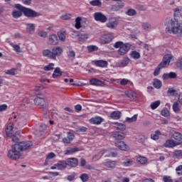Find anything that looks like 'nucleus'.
Returning a JSON list of instances; mask_svg holds the SVG:
<instances>
[{
  "label": "nucleus",
  "instance_id": "f257e3e1",
  "mask_svg": "<svg viewBox=\"0 0 182 182\" xmlns=\"http://www.w3.org/2000/svg\"><path fill=\"white\" fill-rule=\"evenodd\" d=\"M173 12L174 17L178 18L174 20L171 17H167L165 19L166 32L167 33L180 35V33H182V9L176 8L173 9Z\"/></svg>",
  "mask_w": 182,
  "mask_h": 182
},
{
  "label": "nucleus",
  "instance_id": "f03ea898",
  "mask_svg": "<svg viewBox=\"0 0 182 182\" xmlns=\"http://www.w3.org/2000/svg\"><path fill=\"white\" fill-rule=\"evenodd\" d=\"M31 141H22L11 146V149L8 151V157L11 160H18L21 157V153L32 147Z\"/></svg>",
  "mask_w": 182,
  "mask_h": 182
},
{
  "label": "nucleus",
  "instance_id": "7ed1b4c3",
  "mask_svg": "<svg viewBox=\"0 0 182 182\" xmlns=\"http://www.w3.org/2000/svg\"><path fill=\"white\" fill-rule=\"evenodd\" d=\"M171 59H173V55L170 54L165 55L162 62L155 69L154 72V76H159V75L160 74V70H161L163 68H166V66L170 65Z\"/></svg>",
  "mask_w": 182,
  "mask_h": 182
},
{
  "label": "nucleus",
  "instance_id": "20e7f679",
  "mask_svg": "<svg viewBox=\"0 0 182 182\" xmlns=\"http://www.w3.org/2000/svg\"><path fill=\"white\" fill-rule=\"evenodd\" d=\"M23 14L26 18H38V16H41L40 13L26 7L24 9Z\"/></svg>",
  "mask_w": 182,
  "mask_h": 182
},
{
  "label": "nucleus",
  "instance_id": "39448f33",
  "mask_svg": "<svg viewBox=\"0 0 182 182\" xmlns=\"http://www.w3.org/2000/svg\"><path fill=\"white\" fill-rule=\"evenodd\" d=\"M114 38V36H113V34L111 33L103 34L102 36H101L100 38V43H102V45L110 43V42H112V41H113Z\"/></svg>",
  "mask_w": 182,
  "mask_h": 182
},
{
  "label": "nucleus",
  "instance_id": "423d86ee",
  "mask_svg": "<svg viewBox=\"0 0 182 182\" xmlns=\"http://www.w3.org/2000/svg\"><path fill=\"white\" fill-rule=\"evenodd\" d=\"M130 48H132V45L130 43H124L118 50L119 55H120L121 56L126 55V53H127V52L130 50Z\"/></svg>",
  "mask_w": 182,
  "mask_h": 182
},
{
  "label": "nucleus",
  "instance_id": "0eeeda50",
  "mask_svg": "<svg viewBox=\"0 0 182 182\" xmlns=\"http://www.w3.org/2000/svg\"><path fill=\"white\" fill-rule=\"evenodd\" d=\"M34 103L40 109H45L46 107V101L43 97H37L34 99Z\"/></svg>",
  "mask_w": 182,
  "mask_h": 182
},
{
  "label": "nucleus",
  "instance_id": "6e6552de",
  "mask_svg": "<svg viewBox=\"0 0 182 182\" xmlns=\"http://www.w3.org/2000/svg\"><path fill=\"white\" fill-rule=\"evenodd\" d=\"M94 18L97 22H101L102 23L107 21V17L100 12L95 13Z\"/></svg>",
  "mask_w": 182,
  "mask_h": 182
},
{
  "label": "nucleus",
  "instance_id": "1a4fd4ad",
  "mask_svg": "<svg viewBox=\"0 0 182 182\" xmlns=\"http://www.w3.org/2000/svg\"><path fill=\"white\" fill-rule=\"evenodd\" d=\"M117 25H119V21L115 18H109L106 23L107 28H109V29H116Z\"/></svg>",
  "mask_w": 182,
  "mask_h": 182
},
{
  "label": "nucleus",
  "instance_id": "9d476101",
  "mask_svg": "<svg viewBox=\"0 0 182 182\" xmlns=\"http://www.w3.org/2000/svg\"><path fill=\"white\" fill-rule=\"evenodd\" d=\"M75 139V134L70 132H67V137L63 139V143L65 144H70Z\"/></svg>",
  "mask_w": 182,
  "mask_h": 182
},
{
  "label": "nucleus",
  "instance_id": "9b49d317",
  "mask_svg": "<svg viewBox=\"0 0 182 182\" xmlns=\"http://www.w3.org/2000/svg\"><path fill=\"white\" fill-rule=\"evenodd\" d=\"M46 130V124H41L37 127L35 131V134L37 137H41L43 134V132Z\"/></svg>",
  "mask_w": 182,
  "mask_h": 182
},
{
  "label": "nucleus",
  "instance_id": "f8f14e48",
  "mask_svg": "<svg viewBox=\"0 0 182 182\" xmlns=\"http://www.w3.org/2000/svg\"><path fill=\"white\" fill-rule=\"evenodd\" d=\"M180 144H181V142L175 141L173 139H168L164 144V147L173 148L176 147V146H180Z\"/></svg>",
  "mask_w": 182,
  "mask_h": 182
},
{
  "label": "nucleus",
  "instance_id": "ddd939ff",
  "mask_svg": "<svg viewBox=\"0 0 182 182\" xmlns=\"http://www.w3.org/2000/svg\"><path fill=\"white\" fill-rule=\"evenodd\" d=\"M51 52L53 53V59H56V56H60V55H62V52H63V50H62V48H60V46H57L53 48Z\"/></svg>",
  "mask_w": 182,
  "mask_h": 182
},
{
  "label": "nucleus",
  "instance_id": "4468645a",
  "mask_svg": "<svg viewBox=\"0 0 182 182\" xmlns=\"http://www.w3.org/2000/svg\"><path fill=\"white\" fill-rule=\"evenodd\" d=\"M90 83L92 86H105V82L97 79V78H92L90 80Z\"/></svg>",
  "mask_w": 182,
  "mask_h": 182
},
{
  "label": "nucleus",
  "instance_id": "2eb2a0df",
  "mask_svg": "<svg viewBox=\"0 0 182 182\" xmlns=\"http://www.w3.org/2000/svg\"><path fill=\"white\" fill-rule=\"evenodd\" d=\"M103 122H105V119L101 117H95L90 119L91 124H101Z\"/></svg>",
  "mask_w": 182,
  "mask_h": 182
},
{
  "label": "nucleus",
  "instance_id": "dca6fc26",
  "mask_svg": "<svg viewBox=\"0 0 182 182\" xmlns=\"http://www.w3.org/2000/svg\"><path fill=\"white\" fill-rule=\"evenodd\" d=\"M112 137L115 139V140H123V139L126 138V134L123 132H114L112 133Z\"/></svg>",
  "mask_w": 182,
  "mask_h": 182
},
{
  "label": "nucleus",
  "instance_id": "f3484780",
  "mask_svg": "<svg viewBox=\"0 0 182 182\" xmlns=\"http://www.w3.org/2000/svg\"><path fill=\"white\" fill-rule=\"evenodd\" d=\"M65 162L67 164V166H69L70 167H76L78 163L77 159L76 158H69L65 160Z\"/></svg>",
  "mask_w": 182,
  "mask_h": 182
},
{
  "label": "nucleus",
  "instance_id": "a211bd4d",
  "mask_svg": "<svg viewBox=\"0 0 182 182\" xmlns=\"http://www.w3.org/2000/svg\"><path fill=\"white\" fill-rule=\"evenodd\" d=\"M115 146H116V147L119 149V150H123L124 151H126V150H127V149H128L127 145L123 141H116L115 142Z\"/></svg>",
  "mask_w": 182,
  "mask_h": 182
},
{
  "label": "nucleus",
  "instance_id": "6ab92c4d",
  "mask_svg": "<svg viewBox=\"0 0 182 182\" xmlns=\"http://www.w3.org/2000/svg\"><path fill=\"white\" fill-rule=\"evenodd\" d=\"M6 134L7 137H12L14 134V123H9L6 129Z\"/></svg>",
  "mask_w": 182,
  "mask_h": 182
},
{
  "label": "nucleus",
  "instance_id": "aec40b11",
  "mask_svg": "<svg viewBox=\"0 0 182 182\" xmlns=\"http://www.w3.org/2000/svg\"><path fill=\"white\" fill-rule=\"evenodd\" d=\"M95 65L98 68H107L108 63L107 60H98L94 61Z\"/></svg>",
  "mask_w": 182,
  "mask_h": 182
},
{
  "label": "nucleus",
  "instance_id": "412c9836",
  "mask_svg": "<svg viewBox=\"0 0 182 182\" xmlns=\"http://www.w3.org/2000/svg\"><path fill=\"white\" fill-rule=\"evenodd\" d=\"M48 41L50 45H56L58 43V36L56 34H51L48 37Z\"/></svg>",
  "mask_w": 182,
  "mask_h": 182
},
{
  "label": "nucleus",
  "instance_id": "4be33fe9",
  "mask_svg": "<svg viewBox=\"0 0 182 182\" xmlns=\"http://www.w3.org/2000/svg\"><path fill=\"white\" fill-rule=\"evenodd\" d=\"M58 170H65L68 165L66 164V161H60L55 164Z\"/></svg>",
  "mask_w": 182,
  "mask_h": 182
},
{
  "label": "nucleus",
  "instance_id": "5701e85b",
  "mask_svg": "<svg viewBox=\"0 0 182 182\" xmlns=\"http://www.w3.org/2000/svg\"><path fill=\"white\" fill-rule=\"evenodd\" d=\"M26 32L32 35L35 32V24L33 23H26Z\"/></svg>",
  "mask_w": 182,
  "mask_h": 182
},
{
  "label": "nucleus",
  "instance_id": "b1692460",
  "mask_svg": "<svg viewBox=\"0 0 182 182\" xmlns=\"http://www.w3.org/2000/svg\"><path fill=\"white\" fill-rule=\"evenodd\" d=\"M60 41H61V42H65V41H66V31L65 30H61L60 31H58L57 33Z\"/></svg>",
  "mask_w": 182,
  "mask_h": 182
},
{
  "label": "nucleus",
  "instance_id": "393cba45",
  "mask_svg": "<svg viewBox=\"0 0 182 182\" xmlns=\"http://www.w3.org/2000/svg\"><path fill=\"white\" fill-rule=\"evenodd\" d=\"M110 117L114 120H119V119L122 117V112H120L119 111H114L111 113Z\"/></svg>",
  "mask_w": 182,
  "mask_h": 182
},
{
  "label": "nucleus",
  "instance_id": "a878e982",
  "mask_svg": "<svg viewBox=\"0 0 182 182\" xmlns=\"http://www.w3.org/2000/svg\"><path fill=\"white\" fill-rule=\"evenodd\" d=\"M129 63L130 59H129V58H124L120 63H118L117 67L124 68L125 66H127V65H129Z\"/></svg>",
  "mask_w": 182,
  "mask_h": 182
},
{
  "label": "nucleus",
  "instance_id": "bb28decb",
  "mask_svg": "<svg viewBox=\"0 0 182 182\" xmlns=\"http://www.w3.org/2000/svg\"><path fill=\"white\" fill-rule=\"evenodd\" d=\"M171 139H173L174 140H176L175 141L180 143V141L182 140V135L179 132H174L171 135Z\"/></svg>",
  "mask_w": 182,
  "mask_h": 182
},
{
  "label": "nucleus",
  "instance_id": "cd10ccee",
  "mask_svg": "<svg viewBox=\"0 0 182 182\" xmlns=\"http://www.w3.org/2000/svg\"><path fill=\"white\" fill-rule=\"evenodd\" d=\"M125 95H127V97H129L131 100H134V99L137 97L136 92L132 90L125 92Z\"/></svg>",
  "mask_w": 182,
  "mask_h": 182
},
{
  "label": "nucleus",
  "instance_id": "c85d7f7f",
  "mask_svg": "<svg viewBox=\"0 0 182 182\" xmlns=\"http://www.w3.org/2000/svg\"><path fill=\"white\" fill-rule=\"evenodd\" d=\"M43 55L46 56V58H49L50 59H53V53L49 49L43 50Z\"/></svg>",
  "mask_w": 182,
  "mask_h": 182
},
{
  "label": "nucleus",
  "instance_id": "c756f323",
  "mask_svg": "<svg viewBox=\"0 0 182 182\" xmlns=\"http://www.w3.org/2000/svg\"><path fill=\"white\" fill-rule=\"evenodd\" d=\"M53 78L56 79L57 77H59L60 76H62V71H60V68H56L53 73Z\"/></svg>",
  "mask_w": 182,
  "mask_h": 182
},
{
  "label": "nucleus",
  "instance_id": "7c9ffc66",
  "mask_svg": "<svg viewBox=\"0 0 182 182\" xmlns=\"http://www.w3.org/2000/svg\"><path fill=\"white\" fill-rule=\"evenodd\" d=\"M104 166H105V167H107L108 168H114V167H116V161H107L104 164Z\"/></svg>",
  "mask_w": 182,
  "mask_h": 182
},
{
  "label": "nucleus",
  "instance_id": "2f4dec72",
  "mask_svg": "<svg viewBox=\"0 0 182 182\" xmlns=\"http://www.w3.org/2000/svg\"><path fill=\"white\" fill-rule=\"evenodd\" d=\"M22 12L23 11L18 10H14L11 13V15L14 19H18V18H21V16H22Z\"/></svg>",
  "mask_w": 182,
  "mask_h": 182
},
{
  "label": "nucleus",
  "instance_id": "473e14b6",
  "mask_svg": "<svg viewBox=\"0 0 182 182\" xmlns=\"http://www.w3.org/2000/svg\"><path fill=\"white\" fill-rule=\"evenodd\" d=\"M125 14L128 16H136V15H137V11L133 9H129L125 11Z\"/></svg>",
  "mask_w": 182,
  "mask_h": 182
},
{
  "label": "nucleus",
  "instance_id": "72a5a7b5",
  "mask_svg": "<svg viewBox=\"0 0 182 182\" xmlns=\"http://www.w3.org/2000/svg\"><path fill=\"white\" fill-rule=\"evenodd\" d=\"M79 151V148L75 147V148H68L66 151L65 154H74V153H76Z\"/></svg>",
  "mask_w": 182,
  "mask_h": 182
},
{
  "label": "nucleus",
  "instance_id": "f704fd0d",
  "mask_svg": "<svg viewBox=\"0 0 182 182\" xmlns=\"http://www.w3.org/2000/svg\"><path fill=\"white\" fill-rule=\"evenodd\" d=\"M153 86L155 87V89H160V87L162 86L161 81H160L159 79H154Z\"/></svg>",
  "mask_w": 182,
  "mask_h": 182
},
{
  "label": "nucleus",
  "instance_id": "c9c22d12",
  "mask_svg": "<svg viewBox=\"0 0 182 182\" xmlns=\"http://www.w3.org/2000/svg\"><path fill=\"white\" fill-rule=\"evenodd\" d=\"M115 127H117V129L118 130H120L121 132H124V130H126V125L124 124L115 122Z\"/></svg>",
  "mask_w": 182,
  "mask_h": 182
},
{
  "label": "nucleus",
  "instance_id": "e433bc0d",
  "mask_svg": "<svg viewBox=\"0 0 182 182\" xmlns=\"http://www.w3.org/2000/svg\"><path fill=\"white\" fill-rule=\"evenodd\" d=\"M173 159H182V150H176L173 153Z\"/></svg>",
  "mask_w": 182,
  "mask_h": 182
},
{
  "label": "nucleus",
  "instance_id": "4c0bfd02",
  "mask_svg": "<svg viewBox=\"0 0 182 182\" xmlns=\"http://www.w3.org/2000/svg\"><path fill=\"white\" fill-rule=\"evenodd\" d=\"M160 135H161V132L159 130H156L155 134H151V139L152 140H159Z\"/></svg>",
  "mask_w": 182,
  "mask_h": 182
},
{
  "label": "nucleus",
  "instance_id": "58836bf2",
  "mask_svg": "<svg viewBox=\"0 0 182 182\" xmlns=\"http://www.w3.org/2000/svg\"><path fill=\"white\" fill-rule=\"evenodd\" d=\"M167 95L168 96H177L178 93L177 92V90L173 88H169L167 91Z\"/></svg>",
  "mask_w": 182,
  "mask_h": 182
},
{
  "label": "nucleus",
  "instance_id": "ea45409f",
  "mask_svg": "<svg viewBox=\"0 0 182 182\" xmlns=\"http://www.w3.org/2000/svg\"><path fill=\"white\" fill-rule=\"evenodd\" d=\"M90 4L92 5V6H102V1H100V0H92L90 1Z\"/></svg>",
  "mask_w": 182,
  "mask_h": 182
},
{
  "label": "nucleus",
  "instance_id": "a19ab883",
  "mask_svg": "<svg viewBox=\"0 0 182 182\" xmlns=\"http://www.w3.org/2000/svg\"><path fill=\"white\" fill-rule=\"evenodd\" d=\"M122 166H124V167H129V166H133V159H127L122 163Z\"/></svg>",
  "mask_w": 182,
  "mask_h": 182
},
{
  "label": "nucleus",
  "instance_id": "79ce46f5",
  "mask_svg": "<svg viewBox=\"0 0 182 182\" xmlns=\"http://www.w3.org/2000/svg\"><path fill=\"white\" fill-rule=\"evenodd\" d=\"M172 107H173V112H175V113H178V112H180V106H179L178 102H175L173 104Z\"/></svg>",
  "mask_w": 182,
  "mask_h": 182
},
{
  "label": "nucleus",
  "instance_id": "37998d69",
  "mask_svg": "<svg viewBox=\"0 0 182 182\" xmlns=\"http://www.w3.org/2000/svg\"><path fill=\"white\" fill-rule=\"evenodd\" d=\"M88 38L87 34H80L78 36V41L79 42H85Z\"/></svg>",
  "mask_w": 182,
  "mask_h": 182
},
{
  "label": "nucleus",
  "instance_id": "c03bdc74",
  "mask_svg": "<svg viewBox=\"0 0 182 182\" xmlns=\"http://www.w3.org/2000/svg\"><path fill=\"white\" fill-rule=\"evenodd\" d=\"M80 178L82 182H87L89 181V175L87 173H82Z\"/></svg>",
  "mask_w": 182,
  "mask_h": 182
},
{
  "label": "nucleus",
  "instance_id": "a18cd8bd",
  "mask_svg": "<svg viewBox=\"0 0 182 182\" xmlns=\"http://www.w3.org/2000/svg\"><path fill=\"white\" fill-rule=\"evenodd\" d=\"M53 69H55V64L53 63H50L43 68L46 71L53 70Z\"/></svg>",
  "mask_w": 182,
  "mask_h": 182
},
{
  "label": "nucleus",
  "instance_id": "49530a36",
  "mask_svg": "<svg viewBox=\"0 0 182 182\" xmlns=\"http://www.w3.org/2000/svg\"><path fill=\"white\" fill-rule=\"evenodd\" d=\"M159 106H160V100L155 101L154 102H152L151 104V108L152 109V110L157 109V107Z\"/></svg>",
  "mask_w": 182,
  "mask_h": 182
},
{
  "label": "nucleus",
  "instance_id": "de8ad7c7",
  "mask_svg": "<svg viewBox=\"0 0 182 182\" xmlns=\"http://www.w3.org/2000/svg\"><path fill=\"white\" fill-rule=\"evenodd\" d=\"M161 114L164 117H168V116H170V112L167 108H164L161 112Z\"/></svg>",
  "mask_w": 182,
  "mask_h": 182
},
{
  "label": "nucleus",
  "instance_id": "09e8293b",
  "mask_svg": "<svg viewBox=\"0 0 182 182\" xmlns=\"http://www.w3.org/2000/svg\"><path fill=\"white\" fill-rule=\"evenodd\" d=\"M80 21H82V18H80V17H77L75 19V28L76 29H80V28L82 27V25L80 24Z\"/></svg>",
  "mask_w": 182,
  "mask_h": 182
},
{
  "label": "nucleus",
  "instance_id": "8fccbe9b",
  "mask_svg": "<svg viewBox=\"0 0 182 182\" xmlns=\"http://www.w3.org/2000/svg\"><path fill=\"white\" fill-rule=\"evenodd\" d=\"M126 120L128 123H133V122L137 120V114L134 115L132 117H127Z\"/></svg>",
  "mask_w": 182,
  "mask_h": 182
},
{
  "label": "nucleus",
  "instance_id": "3c124183",
  "mask_svg": "<svg viewBox=\"0 0 182 182\" xmlns=\"http://www.w3.org/2000/svg\"><path fill=\"white\" fill-rule=\"evenodd\" d=\"M142 28L144 31H149V29H151V25L147 22H145L142 23Z\"/></svg>",
  "mask_w": 182,
  "mask_h": 182
},
{
  "label": "nucleus",
  "instance_id": "603ef678",
  "mask_svg": "<svg viewBox=\"0 0 182 182\" xmlns=\"http://www.w3.org/2000/svg\"><path fill=\"white\" fill-rule=\"evenodd\" d=\"M132 56L134 59H140V53L136 50L132 51Z\"/></svg>",
  "mask_w": 182,
  "mask_h": 182
},
{
  "label": "nucleus",
  "instance_id": "864d4df0",
  "mask_svg": "<svg viewBox=\"0 0 182 182\" xmlns=\"http://www.w3.org/2000/svg\"><path fill=\"white\" fill-rule=\"evenodd\" d=\"M138 161L140 164H146L147 163V159L144 156H141L138 159Z\"/></svg>",
  "mask_w": 182,
  "mask_h": 182
},
{
  "label": "nucleus",
  "instance_id": "5fc2aeb1",
  "mask_svg": "<svg viewBox=\"0 0 182 182\" xmlns=\"http://www.w3.org/2000/svg\"><path fill=\"white\" fill-rule=\"evenodd\" d=\"M11 46L14 49L15 52H21V47L18 45L14 44V43H10Z\"/></svg>",
  "mask_w": 182,
  "mask_h": 182
},
{
  "label": "nucleus",
  "instance_id": "6e6d98bb",
  "mask_svg": "<svg viewBox=\"0 0 182 182\" xmlns=\"http://www.w3.org/2000/svg\"><path fill=\"white\" fill-rule=\"evenodd\" d=\"M16 73V69L15 68H12L11 70H8L7 71H6V75H11L12 76H14Z\"/></svg>",
  "mask_w": 182,
  "mask_h": 182
},
{
  "label": "nucleus",
  "instance_id": "4d7b16f0",
  "mask_svg": "<svg viewBox=\"0 0 182 182\" xmlns=\"http://www.w3.org/2000/svg\"><path fill=\"white\" fill-rule=\"evenodd\" d=\"M176 67L182 70V58H180L176 61Z\"/></svg>",
  "mask_w": 182,
  "mask_h": 182
},
{
  "label": "nucleus",
  "instance_id": "13d9d810",
  "mask_svg": "<svg viewBox=\"0 0 182 182\" xmlns=\"http://www.w3.org/2000/svg\"><path fill=\"white\" fill-rule=\"evenodd\" d=\"M38 36H41V38H48V32L40 31L38 32Z\"/></svg>",
  "mask_w": 182,
  "mask_h": 182
},
{
  "label": "nucleus",
  "instance_id": "bf43d9fd",
  "mask_svg": "<svg viewBox=\"0 0 182 182\" xmlns=\"http://www.w3.org/2000/svg\"><path fill=\"white\" fill-rule=\"evenodd\" d=\"M63 21H68V19H70V18H72V15L69 14H65L63 16H61L60 17Z\"/></svg>",
  "mask_w": 182,
  "mask_h": 182
},
{
  "label": "nucleus",
  "instance_id": "052dcab7",
  "mask_svg": "<svg viewBox=\"0 0 182 182\" xmlns=\"http://www.w3.org/2000/svg\"><path fill=\"white\" fill-rule=\"evenodd\" d=\"M176 171L178 176H182V165L177 166L176 168Z\"/></svg>",
  "mask_w": 182,
  "mask_h": 182
},
{
  "label": "nucleus",
  "instance_id": "680f3d73",
  "mask_svg": "<svg viewBox=\"0 0 182 182\" xmlns=\"http://www.w3.org/2000/svg\"><path fill=\"white\" fill-rule=\"evenodd\" d=\"M124 42L122 41H117L114 44V48H115V49H119V48H120V47L124 44Z\"/></svg>",
  "mask_w": 182,
  "mask_h": 182
},
{
  "label": "nucleus",
  "instance_id": "e2e57ef3",
  "mask_svg": "<svg viewBox=\"0 0 182 182\" xmlns=\"http://www.w3.org/2000/svg\"><path fill=\"white\" fill-rule=\"evenodd\" d=\"M15 8H16V9H19V11L23 13L24 9H26V7H24L23 6H22L21 4H15Z\"/></svg>",
  "mask_w": 182,
  "mask_h": 182
},
{
  "label": "nucleus",
  "instance_id": "0e129e2a",
  "mask_svg": "<svg viewBox=\"0 0 182 182\" xmlns=\"http://www.w3.org/2000/svg\"><path fill=\"white\" fill-rule=\"evenodd\" d=\"M54 157H56V155L53 152H50L46 156V160H52V159H54Z\"/></svg>",
  "mask_w": 182,
  "mask_h": 182
},
{
  "label": "nucleus",
  "instance_id": "69168bd1",
  "mask_svg": "<svg viewBox=\"0 0 182 182\" xmlns=\"http://www.w3.org/2000/svg\"><path fill=\"white\" fill-rule=\"evenodd\" d=\"M89 52H95V50H97V46H89L87 47Z\"/></svg>",
  "mask_w": 182,
  "mask_h": 182
},
{
  "label": "nucleus",
  "instance_id": "338daca9",
  "mask_svg": "<svg viewBox=\"0 0 182 182\" xmlns=\"http://www.w3.org/2000/svg\"><path fill=\"white\" fill-rule=\"evenodd\" d=\"M75 55H76V54H75V51L70 50L68 54V58H70V59H72V60H73V59H75Z\"/></svg>",
  "mask_w": 182,
  "mask_h": 182
},
{
  "label": "nucleus",
  "instance_id": "774afa93",
  "mask_svg": "<svg viewBox=\"0 0 182 182\" xmlns=\"http://www.w3.org/2000/svg\"><path fill=\"white\" fill-rule=\"evenodd\" d=\"M163 180L164 182H173V180L171 179V176H164Z\"/></svg>",
  "mask_w": 182,
  "mask_h": 182
}]
</instances>
